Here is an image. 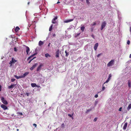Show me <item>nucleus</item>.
<instances>
[{
    "mask_svg": "<svg viewBox=\"0 0 131 131\" xmlns=\"http://www.w3.org/2000/svg\"><path fill=\"white\" fill-rule=\"evenodd\" d=\"M127 122H126L123 127V129L124 130H125L127 128Z\"/></svg>",
    "mask_w": 131,
    "mask_h": 131,
    "instance_id": "nucleus-18",
    "label": "nucleus"
},
{
    "mask_svg": "<svg viewBox=\"0 0 131 131\" xmlns=\"http://www.w3.org/2000/svg\"><path fill=\"white\" fill-rule=\"evenodd\" d=\"M131 108V103L127 107V109L129 111Z\"/></svg>",
    "mask_w": 131,
    "mask_h": 131,
    "instance_id": "nucleus-21",
    "label": "nucleus"
},
{
    "mask_svg": "<svg viewBox=\"0 0 131 131\" xmlns=\"http://www.w3.org/2000/svg\"><path fill=\"white\" fill-rule=\"evenodd\" d=\"M36 58V57H34L32 59H31V60H30L28 62V63H30L31 62V61L34 59H35V58Z\"/></svg>",
    "mask_w": 131,
    "mask_h": 131,
    "instance_id": "nucleus-31",
    "label": "nucleus"
},
{
    "mask_svg": "<svg viewBox=\"0 0 131 131\" xmlns=\"http://www.w3.org/2000/svg\"><path fill=\"white\" fill-rule=\"evenodd\" d=\"M129 58H131V54H130V55H129Z\"/></svg>",
    "mask_w": 131,
    "mask_h": 131,
    "instance_id": "nucleus-50",
    "label": "nucleus"
},
{
    "mask_svg": "<svg viewBox=\"0 0 131 131\" xmlns=\"http://www.w3.org/2000/svg\"><path fill=\"white\" fill-rule=\"evenodd\" d=\"M73 20V19H70L64 21V22L65 23H68L70 22H71Z\"/></svg>",
    "mask_w": 131,
    "mask_h": 131,
    "instance_id": "nucleus-16",
    "label": "nucleus"
},
{
    "mask_svg": "<svg viewBox=\"0 0 131 131\" xmlns=\"http://www.w3.org/2000/svg\"><path fill=\"white\" fill-rule=\"evenodd\" d=\"M114 62L115 60L114 59L112 60L107 64V66L108 67L112 66L114 64Z\"/></svg>",
    "mask_w": 131,
    "mask_h": 131,
    "instance_id": "nucleus-1",
    "label": "nucleus"
},
{
    "mask_svg": "<svg viewBox=\"0 0 131 131\" xmlns=\"http://www.w3.org/2000/svg\"><path fill=\"white\" fill-rule=\"evenodd\" d=\"M20 29V28L18 26H17L15 29L16 32H17Z\"/></svg>",
    "mask_w": 131,
    "mask_h": 131,
    "instance_id": "nucleus-17",
    "label": "nucleus"
},
{
    "mask_svg": "<svg viewBox=\"0 0 131 131\" xmlns=\"http://www.w3.org/2000/svg\"><path fill=\"white\" fill-rule=\"evenodd\" d=\"M98 46V43H96L94 45V49L95 50H96L97 49V47Z\"/></svg>",
    "mask_w": 131,
    "mask_h": 131,
    "instance_id": "nucleus-9",
    "label": "nucleus"
},
{
    "mask_svg": "<svg viewBox=\"0 0 131 131\" xmlns=\"http://www.w3.org/2000/svg\"><path fill=\"white\" fill-rule=\"evenodd\" d=\"M98 95L97 94L95 95L94 97L95 98H96L98 97Z\"/></svg>",
    "mask_w": 131,
    "mask_h": 131,
    "instance_id": "nucleus-38",
    "label": "nucleus"
},
{
    "mask_svg": "<svg viewBox=\"0 0 131 131\" xmlns=\"http://www.w3.org/2000/svg\"><path fill=\"white\" fill-rule=\"evenodd\" d=\"M16 85V84H11V85L10 86H8V89H10L11 88H13L14 86H15Z\"/></svg>",
    "mask_w": 131,
    "mask_h": 131,
    "instance_id": "nucleus-12",
    "label": "nucleus"
},
{
    "mask_svg": "<svg viewBox=\"0 0 131 131\" xmlns=\"http://www.w3.org/2000/svg\"><path fill=\"white\" fill-rule=\"evenodd\" d=\"M82 1H83V0H81Z\"/></svg>",
    "mask_w": 131,
    "mask_h": 131,
    "instance_id": "nucleus-58",
    "label": "nucleus"
},
{
    "mask_svg": "<svg viewBox=\"0 0 131 131\" xmlns=\"http://www.w3.org/2000/svg\"><path fill=\"white\" fill-rule=\"evenodd\" d=\"M90 0H86V2L87 3H89V1Z\"/></svg>",
    "mask_w": 131,
    "mask_h": 131,
    "instance_id": "nucleus-47",
    "label": "nucleus"
},
{
    "mask_svg": "<svg viewBox=\"0 0 131 131\" xmlns=\"http://www.w3.org/2000/svg\"><path fill=\"white\" fill-rule=\"evenodd\" d=\"M14 76L17 79H18L21 78H23L22 75L20 76H18L16 75H14Z\"/></svg>",
    "mask_w": 131,
    "mask_h": 131,
    "instance_id": "nucleus-14",
    "label": "nucleus"
},
{
    "mask_svg": "<svg viewBox=\"0 0 131 131\" xmlns=\"http://www.w3.org/2000/svg\"><path fill=\"white\" fill-rule=\"evenodd\" d=\"M15 79H14L13 78V79H11V81L12 82H14V81H15Z\"/></svg>",
    "mask_w": 131,
    "mask_h": 131,
    "instance_id": "nucleus-35",
    "label": "nucleus"
},
{
    "mask_svg": "<svg viewBox=\"0 0 131 131\" xmlns=\"http://www.w3.org/2000/svg\"><path fill=\"white\" fill-rule=\"evenodd\" d=\"M65 53H66V55H65V56L66 57H67L69 55V53L67 52V51L66 50L65 51Z\"/></svg>",
    "mask_w": 131,
    "mask_h": 131,
    "instance_id": "nucleus-27",
    "label": "nucleus"
},
{
    "mask_svg": "<svg viewBox=\"0 0 131 131\" xmlns=\"http://www.w3.org/2000/svg\"><path fill=\"white\" fill-rule=\"evenodd\" d=\"M80 33H79V34H77L76 35V37H77V36H79L80 35Z\"/></svg>",
    "mask_w": 131,
    "mask_h": 131,
    "instance_id": "nucleus-46",
    "label": "nucleus"
},
{
    "mask_svg": "<svg viewBox=\"0 0 131 131\" xmlns=\"http://www.w3.org/2000/svg\"><path fill=\"white\" fill-rule=\"evenodd\" d=\"M73 115V114H72V115H71V114H68V116H69L70 117H72V119H73V117H72V116Z\"/></svg>",
    "mask_w": 131,
    "mask_h": 131,
    "instance_id": "nucleus-33",
    "label": "nucleus"
},
{
    "mask_svg": "<svg viewBox=\"0 0 131 131\" xmlns=\"http://www.w3.org/2000/svg\"><path fill=\"white\" fill-rule=\"evenodd\" d=\"M9 64H10V67H11L12 66V64L13 63H12V62L11 61H10L9 62Z\"/></svg>",
    "mask_w": 131,
    "mask_h": 131,
    "instance_id": "nucleus-30",
    "label": "nucleus"
},
{
    "mask_svg": "<svg viewBox=\"0 0 131 131\" xmlns=\"http://www.w3.org/2000/svg\"><path fill=\"white\" fill-rule=\"evenodd\" d=\"M37 54V53H35L34 54H32V55H31V56H30V57H29V58H28V59H30L31 57L34 56L35 55H36V54Z\"/></svg>",
    "mask_w": 131,
    "mask_h": 131,
    "instance_id": "nucleus-25",
    "label": "nucleus"
},
{
    "mask_svg": "<svg viewBox=\"0 0 131 131\" xmlns=\"http://www.w3.org/2000/svg\"><path fill=\"white\" fill-rule=\"evenodd\" d=\"M29 73V72H27L25 73L23 75H22L23 78L25 77L28 75Z\"/></svg>",
    "mask_w": 131,
    "mask_h": 131,
    "instance_id": "nucleus-13",
    "label": "nucleus"
},
{
    "mask_svg": "<svg viewBox=\"0 0 131 131\" xmlns=\"http://www.w3.org/2000/svg\"><path fill=\"white\" fill-rule=\"evenodd\" d=\"M96 25V22H93V24H91V26H95Z\"/></svg>",
    "mask_w": 131,
    "mask_h": 131,
    "instance_id": "nucleus-26",
    "label": "nucleus"
},
{
    "mask_svg": "<svg viewBox=\"0 0 131 131\" xmlns=\"http://www.w3.org/2000/svg\"><path fill=\"white\" fill-rule=\"evenodd\" d=\"M50 43H49V44L48 45V46L49 47H50Z\"/></svg>",
    "mask_w": 131,
    "mask_h": 131,
    "instance_id": "nucleus-51",
    "label": "nucleus"
},
{
    "mask_svg": "<svg viewBox=\"0 0 131 131\" xmlns=\"http://www.w3.org/2000/svg\"><path fill=\"white\" fill-rule=\"evenodd\" d=\"M130 41L129 40H127V43L128 45H129L130 44Z\"/></svg>",
    "mask_w": 131,
    "mask_h": 131,
    "instance_id": "nucleus-37",
    "label": "nucleus"
},
{
    "mask_svg": "<svg viewBox=\"0 0 131 131\" xmlns=\"http://www.w3.org/2000/svg\"><path fill=\"white\" fill-rule=\"evenodd\" d=\"M33 125L35 126V127H36L37 126V125L35 124H33Z\"/></svg>",
    "mask_w": 131,
    "mask_h": 131,
    "instance_id": "nucleus-42",
    "label": "nucleus"
},
{
    "mask_svg": "<svg viewBox=\"0 0 131 131\" xmlns=\"http://www.w3.org/2000/svg\"><path fill=\"white\" fill-rule=\"evenodd\" d=\"M105 89V87L104 86H103V87L102 88V91H103Z\"/></svg>",
    "mask_w": 131,
    "mask_h": 131,
    "instance_id": "nucleus-34",
    "label": "nucleus"
},
{
    "mask_svg": "<svg viewBox=\"0 0 131 131\" xmlns=\"http://www.w3.org/2000/svg\"><path fill=\"white\" fill-rule=\"evenodd\" d=\"M131 81L130 80H129L128 81V86L129 88H130L131 87Z\"/></svg>",
    "mask_w": 131,
    "mask_h": 131,
    "instance_id": "nucleus-10",
    "label": "nucleus"
},
{
    "mask_svg": "<svg viewBox=\"0 0 131 131\" xmlns=\"http://www.w3.org/2000/svg\"><path fill=\"white\" fill-rule=\"evenodd\" d=\"M42 66H43V64H40L37 68V71H38L40 70Z\"/></svg>",
    "mask_w": 131,
    "mask_h": 131,
    "instance_id": "nucleus-6",
    "label": "nucleus"
},
{
    "mask_svg": "<svg viewBox=\"0 0 131 131\" xmlns=\"http://www.w3.org/2000/svg\"><path fill=\"white\" fill-rule=\"evenodd\" d=\"M130 32H131V27H130Z\"/></svg>",
    "mask_w": 131,
    "mask_h": 131,
    "instance_id": "nucleus-52",
    "label": "nucleus"
},
{
    "mask_svg": "<svg viewBox=\"0 0 131 131\" xmlns=\"http://www.w3.org/2000/svg\"><path fill=\"white\" fill-rule=\"evenodd\" d=\"M92 31H93V29H92Z\"/></svg>",
    "mask_w": 131,
    "mask_h": 131,
    "instance_id": "nucleus-55",
    "label": "nucleus"
},
{
    "mask_svg": "<svg viewBox=\"0 0 131 131\" xmlns=\"http://www.w3.org/2000/svg\"><path fill=\"white\" fill-rule=\"evenodd\" d=\"M52 36H53V37H55L56 36V35L55 34H53L52 35Z\"/></svg>",
    "mask_w": 131,
    "mask_h": 131,
    "instance_id": "nucleus-48",
    "label": "nucleus"
},
{
    "mask_svg": "<svg viewBox=\"0 0 131 131\" xmlns=\"http://www.w3.org/2000/svg\"><path fill=\"white\" fill-rule=\"evenodd\" d=\"M91 37L93 38L94 39V35H93V34L92 35H91Z\"/></svg>",
    "mask_w": 131,
    "mask_h": 131,
    "instance_id": "nucleus-44",
    "label": "nucleus"
},
{
    "mask_svg": "<svg viewBox=\"0 0 131 131\" xmlns=\"http://www.w3.org/2000/svg\"><path fill=\"white\" fill-rule=\"evenodd\" d=\"M112 74H110L109 75L108 78V79H109V80H110L111 79V77H112Z\"/></svg>",
    "mask_w": 131,
    "mask_h": 131,
    "instance_id": "nucleus-29",
    "label": "nucleus"
},
{
    "mask_svg": "<svg viewBox=\"0 0 131 131\" xmlns=\"http://www.w3.org/2000/svg\"><path fill=\"white\" fill-rule=\"evenodd\" d=\"M57 21L55 20V21Z\"/></svg>",
    "mask_w": 131,
    "mask_h": 131,
    "instance_id": "nucleus-56",
    "label": "nucleus"
},
{
    "mask_svg": "<svg viewBox=\"0 0 131 131\" xmlns=\"http://www.w3.org/2000/svg\"><path fill=\"white\" fill-rule=\"evenodd\" d=\"M1 107L3 108L4 110H5L7 109V107L4 104H2L1 105Z\"/></svg>",
    "mask_w": 131,
    "mask_h": 131,
    "instance_id": "nucleus-5",
    "label": "nucleus"
},
{
    "mask_svg": "<svg viewBox=\"0 0 131 131\" xmlns=\"http://www.w3.org/2000/svg\"><path fill=\"white\" fill-rule=\"evenodd\" d=\"M26 52L27 54H28L29 52L30 51V49L29 47L27 46H26Z\"/></svg>",
    "mask_w": 131,
    "mask_h": 131,
    "instance_id": "nucleus-15",
    "label": "nucleus"
},
{
    "mask_svg": "<svg viewBox=\"0 0 131 131\" xmlns=\"http://www.w3.org/2000/svg\"><path fill=\"white\" fill-rule=\"evenodd\" d=\"M1 100L2 103L5 105H7L8 104V102L6 100H5L3 97H2L1 98Z\"/></svg>",
    "mask_w": 131,
    "mask_h": 131,
    "instance_id": "nucleus-2",
    "label": "nucleus"
},
{
    "mask_svg": "<svg viewBox=\"0 0 131 131\" xmlns=\"http://www.w3.org/2000/svg\"><path fill=\"white\" fill-rule=\"evenodd\" d=\"M110 80H109V79H108L107 80L105 81V82L104 83V84L105 83H108L110 81Z\"/></svg>",
    "mask_w": 131,
    "mask_h": 131,
    "instance_id": "nucleus-32",
    "label": "nucleus"
},
{
    "mask_svg": "<svg viewBox=\"0 0 131 131\" xmlns=\"http://www.w3.org/2000/svg\"><path fill=\"white\" fill-rule=\"evenodd\" d=\"M122 107H120L119 109V111H122Z\"/></svg>",
    "mask_w": 131,
    "mask_h": 131,
    "instance_id": "nucleus-40",
    "label": "nucleus"
},
{
    "mask_svg": "<svg viewBox=\"0 0 131 131\" xmlns=\"http://www.w3.org/2000/svg\"><path fill=\"white\" fill-rule=\"evenodd\" d=\"M84 29L85 27L84 26H83L81 27V30L82 31V32H83L84 31Z\"/></svg>",
    "mask_w": 131,
    "mask_h": 131,
    "instance_id": "nucleus-24",
    "label": "nucleus"
},
{
    "mask_svg": "<svg viewBox=\"0 0 131 131\" xmlns=\"http://www.w3.org/2000/svg\"><path fill=\"white\" fill-rule=\"evenodd\" d=\"M53 25L51 24V26H50L49 28V31H51L52 30V27H53Z\"/></svg>",
    "mask_w": 131,
    "mask_h": 131,
    "instance_id": "nucleus-22",
    "label": "nucleus"
},
{
    "mask_svg": "<svg viewBox=\"0 0 131 131\" xmlns=\"http://www.w3.org/2000/svg\"><path fill=\"white\" fill-rule=\"evenodd\" d=\"M106 24L105 21H104L102 23L101 30H102L105 27Z\"/></svg>",
    "mask_w": 131,
    "mask_h": 131,
    "instance_id": "nucleus-3",
    "label": "nucleus"
},
{
    "mask_svg": "<svg viewBox=\"0 0 131 131\" xmlns=\"http://www.w3.org/2000/svg\"><path fill=\"white\" fill-rule=\"evenodd\" d=\"M18 114L19 115H23L22 113H21L18 112Z\"/></svg>",
    "mask_w": 131,
    "mask_h": 131,
    "instance_id": "nucleus-41",
    "label": "nucleus"
},
{
    "mask_svg": "<svg viewBox=\"0 0 131 131\" xmlns=\"http://www.w3.org/2000/svg\"><path fill=\"white\" fill-rule=\"evenodd\" d=\"M37 63H35L34 65H33L30 68V69L31 70H32L35 67H36L37 65Z\"/></svg>",
    "mask_w": 131,
    "mask_h": 131,
    "instance_id": "nucleus-8",
    "label": "nucleus"
},
{
    "mask_svg": "<svg viewBox=\"0 0 131 131\" xmlns=\"http://www.w3.org/2000/svg\"><path fill=\"white\" fill-rule=\"evenodd\" d=\"M11 61L13 63H15L17 61V60L14 59L13 58H12V60Z\"/></svg>",
    "mask_w": 131,
    "mask_h": 131,
    "instance_id": "nucleus-20",
    "label": "nucleus"
},
{
    "mask_svg": "<svg viewBox=\"0 0 131 131\" xmlns=\"http://www.w3.org/2000/svg\"><path fill=\"white\" fill-rule=\"evenodd\" d=\"M60 53L59 50V49H57L55 52V57L56 58H59Z\"/></svg>",
    "mask_w": 131,
    "mask_h": 131,
    "instance_id": "nucleus-4",
    "label": "nucleus"
},
{
    "mask_svg": "<svg viewBox=\"0 0 131 131\" xmlns=\"http://www.w3.org/2000/svg\"><path fill=\"white\" fill-rule=\"evenodd\" d=\"M64 125V124H62V125Z\"/></svg>",
    "mask_w": 131,
    "mask_h": 131,
    "instance_id": "nucleus-57",
    "label": "nucleus"
},
{
    "mask_svg": "<svg viewBox=\"0 0 131 131\" xmlns=\"http://www.w3.org/2000/svg\"><path fill=\"white\" fill-rule=\"evenodd\" d=\"M45 56L47 58L48 57H51V56L48 53H46L45 54Z\"/></svg>",
    "mask_w": 131,
    "mask_h": 131,
    "instance_id": "nucleus-23",
    "label": "nucleus"
},
{
    "mask_svg": "<svg viewBox=\"0 0 131 131\" xmlns=\"http://www.w3.org/2000/svg\"><path fill=\"white\" fill-rule=\"evenodd\" d=\"M2 86L1 85H0V92L1 91Z\"/></svg>",
    "mask_w": 131,
    "mask_h": 131,
    "instance_id": "nucleus-49",
    "label": "nucleus"
},
{
    "mask_svg": "<svg viewBox=\"0 0 131 131\" xmlns=\"http://www.w3.org/2000/svg\"><path fill=\"white\" fill-rule=\"evenodd\" d=\"M43 42L41 41H39V46H41V45H43Z\"/></svg>",
    "mask_w": 131,
    "mask_h": 131,
    "instance_id": "nucleus-19",
    "label": "nucleus"
},
{
    "mask_svg": "<svg viewBox=\"0 0 131 131\" xmlns=\"http://www.w3.org/2000/svg\"><path fill=\"white\" fill-rule=\"evenodd\" d=\"M97 117L95 118L94 119V121L95 122H96L97 120Z\"/></svg>",
    "mask_w": 131,
    "mask_h": 131,
    "instance_id": "nucleus-36",
    "label": "nucleus"
},
{
    "mask_svg": "<svg viewBox=\"0 0 131 131\" xmlns=\"http://www.w3.org/2000/svg\"><path fill=\"white\" fill-rule=\"evenodd\" d=\"M14 51H17V49L16 47L14 48Z\"/></svg>",
    "mask_w": 131,
    "mask_h": 131,
    "instance_id": "nucleus-43",
    "label": "nucleus"
},
{
    "mask_svg": "<svg viewBox=\"0 0 131 131\" xmlns=\"http://www.w3.org/2000/svg\"><path fill=\"white\" fill-rule=\"evenodd\" d=\"M29 3H30V2H28V5H29Z\"/></svg>",
    "mask_w": 131,
    "mask_h": 131,
    "instance_id": "nucleus-54",
    "label": "nucleus"
},
{
    "mask_svg": "<svg viewBox=\"0 0 131 131\" xmlns=\"http://www.w3.org/2000/svg\"><path fill=\"white\" fill-rule=\"evenodd\" d=\"M92 110V109L91 108L88 109L86 111V113H88V112H90V111H91Z\"/></svg>",
    "mask_w": 131,
    "mask_h": 131,
    "instance_id": "nucleus-28",
    "label": "nucleus"
},
{
    "mask_svg": "<svg viewBox=\"0 0 131 131\" xmlns=\"http://www.w3.org/2000/svg\"><path fill=\"white\" fill-rule=\"evenodd\" d=\"M25 94L27 96H29V93H26Z\"/></svg>",
    "mask_w": 131,
    "mask_h": 131,
    "instance_id": "nucleus-39",
    "label": "nucleus"
},
{
    "mask_svg": "<svg viewBox=\"0 0 131 131\" xmlns=\"http://www.w3.org/2000/svg\"><path fill=\"white\" fill-rule=\"evenodd\" d=\"M101 54H99L97 56V57H99L100 56Z\"/></svg>",
    "mask_w": 131,
    "mask_h": 131,
    "instance_id": "nucleus-45",
    "label": "nucleus"
},
{
    "mask_svg": "<svg viewBox=\"0 0 131 131\" xmlns=\"http://www.w3.org/2000/svg\"><path fill=\"white\" fill-rule=\"evenodd\" d=\"M31 85L32 87H39V86H38L36 83H32L31 84Z\"/></svg>",
    "mask_w": 131,
    "mask_h": 131,
    "instance_id": "nucleus-11",
    "label": "nucleus"
},
{
    "mask_svg": "<svg viewBox=\"0 0 131 131\" xmlns=\"http://www.w3.org/2000/svg\"><path fill=\"white\" fill-rule=\"evenodd\" d=\"M60 3V2H59V1H58V2H57V4H58V3Z\"/></svg>",
    "mask_w": 131,
    "mask_h": 131,
    "instance_id": "nucleus-53",
    "label": "nucleus"
},
{
    "mask_svg": "<svg viewBox=\"0 0 131 131\" xmlns=\"http://www.w3.org/2000/svg\"><path fill=\"white\" fill-rule=\"evenodd\" d=\"M57 16H56L52 20V23L53 24H56L57 23V21H55L56 19H57Z\"/></svg>",
    "mask_w": 131,
    "mask_h": 131,
    "instance_id": "nucleus-7",
    "label": "nucleus"
}]
</instances>
